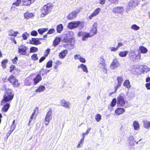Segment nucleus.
Returning <instances> with one entry per match:
<instances>
[{"label":"nucleus","instance_id":"f257e3e1","mask_svg":"<svg viewBox=\"0 0 150 150\" xmlns=\"http://www.w3.org/2000/svg\"><path fill=\"white\" fill-rule=\"evenodd\" d=\"M117 104L120 107L125 108L128 107V102L124 94L121 93L118 95L117 98Z\"/></svg>","mask_w":150,"mask_h":150},{"label":"nucleus","instance_id":"f03ea898","mask_svg":"<svg viewBox=\"0 0 150 150\" xmlns=\"http://www.w3.org/2000/svg\"><path fill=\"white\" fill-rule=\"evenodd\" d=\"M13 96L14 93L12 90L10 89L6 90L3 96V99L1 104L10 101L13 98Z\"/></svg>","mask_w":150,"mask_h":150},{"label":"nucleus","instance_id":"7ed1b4c3","mask_svg":"<svg viewBox=\"0 0 150 150\" xmlns=\"http://www.w3.org/2000/svg\"><path fill=\"white\" fill-rule=\"evenodd\" d=\"M52 7V4L51 3H48L46 5L44 6L41 9L42 17H43L50 12Z\"/></svg>","mask_w":150,"mask_h":150},{"label":"nucleus","instance_id":"20e7f679","mask_svg":"<svg viewBox=\"0 0 150 150\" xmlns=\"http://www.w3.org/2000/svg\"><path fill=\"white\" fill-rule=\"evenodd\" d=\"M98 63L99 67L102 70L104 73H106L107 71L106 66L105 63V60L104 59L103 56H101L98 61Z\"/></svg>","mask_w":150,"mask_h":150},{"label":"nucleus","instance_id":"39448f33","mask_svg":"<svg viewBox=\"0 0 150 150\" xmlns=\"http://www.w3.org/2000/svg\"><path fill=\"white\" fill-rule=\"evenodd\" d=\"M52 110L51 109H50L47 112V113L44 122L45 125H47L49 124L50 120L52 119Z\"/></svg>","mask_w":150,"mask_h":150},{"label":"nucleus","instance_id":"423d86ee","mask_svg":"<svg viewBox=\"0 0 150 150\" xmlns=\"http://www.w3.org/2000/svg\"><path fill=\"white\" fill-rule=\"evenodd\" d=\"M129 58L132 60L134 61L137 59H141V55L140 54H137L134 50H132L129 54Z\"/></svg>","mask_w":150,"mask_h":150},{"label":"nucleus","instance_id":"0eeeda50","mask_svg":"<svg viewBox=\"0 0 150 150\" xmlns=\"http://www.w3.org/2000/svg\"><path fill=\"white\" fill-rule=\"evenodd\" d=\"M81 8L77 9L76 10L70 13L67 16V18L70 20H73L76 18L77 14L80 11Z\"/></svg>","mask_w":150,"mask_h":150},{"label":"nucleus","instance_id":"6e6552de","mask_svg":"<svg viewBox=\"0 0 150 150\" xmlns=\"http://www.w3.org/2000/svg\"><path fill=\"white\" fill-rule=\"evenodd\" d=\"M8 81L11 83L13 84V86L15 87H18L20 83L18 82L16 78L13 75H11L8 79Z\"/></svg>","mask_w":150,"mask_h":150},{"label":"nucleus","instance_id":"1a4fd4ad","mask_svg":"<svg viewBox=\"0 0 150 150\" xmlns=\"http://www.w3.org/2000/svg\"><path fill=\"white\" fill-rule=\"evenodd\" d=\"M78 36H82V40L83 41L86 40L88 38L91 37L89 33L84 32L82 31H80L79 32Z\"/></svg>","mask_w":150,"mask_h":150},{"label":"nucleus","instance_id":"9d476101","mask_svg":"<svg viewBox=\"0 0 150 150\" xmlns=\"http://www.w3.org/2000/svg\"><path fill=\"white\" fill-rule=\"evenodd\" d=\"M26 47L23 45H20L18 47V52L20 53V55H26Z\"/></svg>","mask_w":150,"mask_h":150},{"label":"nucleus","instance_id":"9b49d317","mask_svg":"<svg viewBox=\"0 0 150 150\" xmlns=\"http://www.w3.org/2000/svg\"><path fill=\"white\" fill-rule=\"evenodd\" d=\"M97 24L96 22H95L94 23L93 25V28H92L90 32L89 33L91 37L94 36L97 33Z\"/></svg>","mask_w":150,"mask_h":150},{"label":"nucleus","instance_id":"f8f14e48","mask_svg":"<svg viewBox=\"0 0 150 150\" xmlns=\"http://www.w3.org/2000/svg\"><path fill=\"white\" fill-rule=\"evenodd\" d=\"M124 11V8L122 6H118L114 8L112 12L115 13L122 14Z\"/></svg>","mask_w":150,"mask_h":150},{"label":"nucleus","instance_id":"ddd939ff","mask_svg":"<svg viewBox=\"0 0 150 150\" xmlns=\"http://www.w3.org/2000/svg\"><path fill=\"white\" fill-rule=\"evenodd\" d=\"M101 11V9L99 8H98L95 9L93 12L90 16H88V18L90 20H91L93 18L98 15Z\"/></svg>","mask_w":150,"mask_h":150},{"label":"nucleus","instance_id":"4468645a","mask_svg":"<svg viewBox=\"0 0 150 150\" xmlns=\"http://www.w3.org/2000/svg\"><path fill=\"white\" fill-rule=\"evenodd\" d=\"M78 21H73L69 23L67 25L68 28L72 29L77 28Z\"/></svg>","mask_w":150,"mask_h":150},{"label":"nucleus","instance_id":"2eb2a0df","mask_svg":"<svg viewBox=\"0 0 150 150\" xmlns=\"http://www.w3.org/2000/svg\"><path fill=\"white\" fill-rule=\"evenodd\" d=\"M119 65L118 61L116 59H114L110 65V68L113 69H116Z\"/></svg>","mask_w":150,"mask_h":150},{"label":"nucleus","instance_id":"dca6fc26","mask_svg":"<svg viewBox=\"0 0 150 150\" xmlns=\"http://www.w3.org/2000/svg\"><path fill=\"white\" fill-rule=\"evenodd\" d=\"M60 103L62 106L66 108L70 109V106L71 104L70 102L66 101L64 99H62L60 101Z\"/></svg>","mask_w":150,"mask_h":150},{"label":"nucleus","instance_id":"f3484780","mask_svg":"<svg viewBox=\"0 0 150 150\" xmlns=\"http://www.w3.org/2000/svg\"><path fill=\"white\" fill-rule=\"evenodd\" d=\"M134 138L133 136H130L128 138V141L129 146H132L134 145L135 143L136 142L134 140Z\"/></svg>","mask_w":150,"mask_h":150},{"label":"nucleus","instance_id":"a211bd4d","mask_svg":"<svg viewBox=\"0 0 150 150\" xmlns=\"http://www.w3.org/2000/svg\"><path fill=\"white\" fill-rule=\"evenodd\" d=\"M125 111V110L124 108H119L115 110V113L116 115H119L124 113Z\"/></svg>","mask_w":150,"mask_h":150},{"label":"nucleus","instance_id":"6ab92c4d","mask_svg":"<svg viewBox=\"0 0 150 150\" xmlns=\"http://www.w3.org/2000/svg\"><path fill=\"white\" fill-rule=\"evenodd\" d=\"M42 77L40 75L38 74L36 77L33 79L34 84L36 85L42 80Z\"/></svg>","mask_w":150,"mask_h":150},{"label":"nucleus","instance_id":"aec40b11","mask_svg":"<svg viewBox=\"0 0 150 150\" xmlns=\"http://www.w3.org/2000/svg\"><path fill=\"white\" fill-rule=\"evenodd\" d=\"M68 53L67 50H64L59 53V57L60 59H64Z\"/></svg>","mask_w":150,"mask_h":150},{"label":"nucleus","instance_id":"412c9836","mask_svg":"<svg viewBox=\"0 0 150 150\" xmlns=\"http://www.w3.org/2000/svg\"><path fill=\"white\" fill-rule=\"evenodd\" d=\"M143 126L146 129L150 128V121L144 120L143 121Z\"/></svg>","mask_w":150,"mask_h":150},{"label":"nucleus","instance_id":"4be33fe9","mask_svg":"<svg viewBox=\"0 0 150 150\" xmlns=\"http://www.w3.org/2000/svg\"><path fill=\"white\" fill-rule=\"evenodd\" d=\"M30 42L31 44L36 45L41 44V42L39 41L38 38H32Z\"/></svg>","mask_w":150,"mask_h":150},{"label":"nucleus","instance_id":"5701e85b","mask_svg":"<svg viewBox=\"0 0 150 150\" xmlns=\"http://www.w3.org/2000/svg\"><path fill=\"white\" fill-rule=\"evenodd\" d=\"M79 68H81L83 71L86 73L88 72V70L87 66L83 64H81L78 66Z\"/></svg>","mask_w":150,"mask_h":150},{"label":"nucleus","instance_id":"b1692460","mask_svg":"<svg viewBox=\"0 0 150 150\" xmlns=\"http://www.w3.org/2000/svg\"><path fill=\"white\" fill-rule=\"evenodd\" d=\"M35 0H22V2L23 5L28 6L31 3L34 2Z\"/></svg>","mask_w":150,"mask_h":150},{"label":"nucleus","instance_id":"393cba45","mask_svg":"<svg viewBox=\"0 0 150 150\" xmlns=\"http://www.w3.org/2000/svg\"><path fill=\"white\" fill-rule=\"evenodd\" d=\"M71 38L70 36V34L69 33L65 35L63 41L65 42H69L71 40Z\"/></svg>","mask_w":150,"mask_h":150},{"label":"nucleus","instance_id":"a878e982","mask_svg":"<svg viewBox=\"0 0 150 150\" xmlns=\"http://www.w3.org/2000/svg\"><path fill=\"white\" fill-rule=\"evenodd\" d=\"M139 0H131L129 3L130 6H136L139 3Z\"/></svg>","mask_w":150,"mask_h":150},{"label":"nucleus","instance_id":"bb28decb","mask_svg":"<svg viewBox=\"0 0 150 150\" xmlns=\"http://www.w3.org/2000/svg\"><path fill=\"white\" fill-rule=\"evenodd\" d=\"M34 14L32 13L28 12L25 13L24 14V18L26 19H28L32 18Z\"/></svg>","mask_w":150,"mask_h":150},{"label":"nucleus","instance_id":"cd10ccee","mask_svg":"<svg viewBox=\"0 0 150 150\" xmlns=\"http://www.w3.org/2000/svg\"><path fill=\"white\" fill-rule=\"evenodd\" d=\"M18 33V31H15L12 30H11L8 31V34L10 36L16 37Z\"/></svg>","mask_w":150,"mask_h":150},{"label":"nucleus","instance_id":"c85d7f7f","mask_svg":"<svg viewBox=\"0 0 150 150\" xmlns=\"http://www.w3.org/2000/svg\"><path fill=\"white\" fill-rule=\"evenodd\" d=\"M45 89V86H40L35 90V92L36 93H40L44 91Z\"/></svg>","mask_w":150,"mask_h":150},{"label":"nucleus","instance_id":"c756f323","mask_svg":"<svg viewBox=\"0 0 150 150\" xmlns=\"http://www.w3.org/2000/svg\"><path fill=\"white\" fill-rule=\"evenodd\" d=\"M133 126L134 129L135 130H138L140 129V125L138 122L134 121L133 123Z\"/></svg>","mask_w":150,"mask_h":150},{"label":"nucleus","instance_id":"7c9ffc66","mask_svg":"<svg viewBox=\"0 0 150 150\" xmlns=\"http://www.w3.org/2000/svg\"><path fill=\"white\" fill-rule=\"evenodd\" d=\"M61 40V38L56 37L53 41V45L54 47L56 46L60 42Z\"/></svg>","mask_w":150,"mask_h":150},{"label":"nucleus","instance_id":"2f4dec72","mask_svg":"<svg viewBox=\"0 0 150 150\" xmlns=\"http://www.w3.org/2000/svg\"><path fill=\"white\" fill-rule=\"evenodd\" d=\"M10 105L9 103H7L4 105L2 109V111L4 112H7L8 109Z\"/></svg>","mask_w":150,"mask_h":150},{"label":"nucleus","instance_id":"473e14b6","mask_svg":"<svg viewBox=\"0 0 150 150\" xmlns=\"http://www.w3.org/2000/svg\"><path fill=\"white\" fill-rule=\"evenodd\" d=\"M128 53V52L127 51H123L122 52H120L119 53V56L122 57H125Z\"/></svg>","mask_w":150,"mask_h":150},{"label":"nucleus","instance_id":"72a5a7b5","mask_svg":"<svg viewBox=\"0 0 150 150\" xmlns=\"http://www.w3.org/2000/svg\"><path fill=\"white\" fill-rule=\"evenodd\" d=\"M63 26L62 24H60L58 25L57 27V31L58 33H60L63 30Z\"/></svg>","mask_w":150,"mask_h":150},{"label":"nucleus","instance_id":"f704fd0d","mask_svg":"<svg viewBox=\"0 0 150 150\" xmlns=\"http://www.w3.org/2000/svg\"><path fill=\"white\" fill-rule=\"evenodd\" d=\"M78 23L77 27L79 30H81L84 26V23L83 22L80 21H78Z\"/></svg>","mask_w":150,"mask_h":150},{"label":"nucleus","instance_id":"c9c22d12","mask_svg":"<svg viewBox=\"0 0 150 150\" xmlns=\"http://www.w3.org/2000/svg\"><path fill=\"white\" fill-rule=\"evenodd\" d=\"M142 69V72L143 73H146L150 70V68L145 65L143 67Z\"/></svg>","mask_w":150,"mask_h":150},{"label":"nucleus","instance_id":"e433bc0d","mask_svg":"<svg viewBox=\"0 0 150 150\" xmlns=\"http://www.w3.org/2000/svg\"><path fill=\"white\" fill-rule=\"evenodd\" d=\"M139 49L142 53H146L148 51L147 48L144 46H142L140 47Z\"/></svg>","mask_w":150,"mask_h":150},{"label":"nucleus","instance_id":"4c0bfd02","mask_svg":"<svg viewBox=\"0 0 150 150\" xmlns=\"http://www.w3.org/2000/svg\"><path fill=\"white\" fill-rule=\"evenodd\" d=\"M123 86L128 88H129L130 85L129 81L128 80H126L123 83Z\"/></svg>","mask_w":150,"mask_h":150},{"label":"nucleus","instance_id":"58836bf2","mask_svg":"<svg viewBox=\"0 0 150 150\" xmlns=\"http://www.w3.org/2000/svg\"><path fill=\"white\" fill-rule=\"evenodd\" d=\"M38 48L35 47H32L30 48V53H33L36 52L38 51Z\"/></svg>","mask_w":150,"mask_h":150},{"label":"nucleus","instance_id":"ea45409f","mask_svg":"<svg viewBox=\"0 0 150 150\" xmlns=\"http://www.w3.org/2000/svg\"><path fill=\"white\" fill-rule=\"evenodd\" d=\"M47 30L48 29L47 28H40L38 30V32L39 34H42L47 31Z\"/></svg>","mask_w":150,"mask_h":150},{"label":"nucleus","instance_id":"a19ab883","mask_svg":"<svg viewBox=\"0 0 150 150\" xmlns=\"http://www.w3.org/2000/svg\"><path fill=\"white\" fill-rule=\"evenodd\" d=\"M8 60L7 59H5L1 62V65L4 69L6 67V64L7 63Z\"/></svg>","mask_w":150,"mask_h":150},{"label":"nucleus","instance_id":"79ce46f5","mask_svg":"<svg viewBox=\"0 0 150 150\" xmlns=\"http://www.w3.org/2000/svg\"><path fill=\"white\" fill-rule=\"evenodd\" d=\"M131 28L134 30H137L139 29L140 27L136 24H133L131 25Z\"/></svg>","mask_w":150,"mask_h":150},{"label":"nucleus","instance_id":"37998d69","mask_svg":"<svg viewBox=\"0 0 150 150\" xmlns=\"http://www.w3.org/2000/svg\"><path fill=\"white\" fill-rule=\"evenodd\" d=\"M21 2V0H17L16 1L13 3L12 4V6L11 7V9H12L13 7V5L16 6H18Z\"/></svg>","mask_w":150,"mask_h":150},{"label":"nucleus","instance_id":"c03bdc74","mask_svg":"<svg viewBox=\"0 0 150 150\" xmlns=\"http://www.w3.org/2000/svg\"><path fill=\"white\" fill-rule=\"evenodd\" d=\"M84 140L83 139H81L77 146V148H81L82 146Z\"/></svg>","mask_w":150,"mask_h":150},{"label":"nucleus","instance_id":"a18cd8bd","mask_svg":"<svg viewBox=\"0 0 150 150\" xmlns=\"http://www.w3.org/2000/svg\"><path fill=\"white\" fill-rule=\"evenodd\" d=\"M101 115L100 114H97L95 116V119L98 122H99L101 120Z\"/></svg>","mask_w":150,"mask_h":150},{"label":"nucleus","instance_id":"49530a36","mask_svg":"<svg viewBox=\"0 0 150 150\" xmlns=\"http://www.w3.org/2000/svg\"><path fill=\"white\" fill-rule=\"evenodd\" d=\"M29 36V34L26 32H25L22 34V37L24 40H26Z\"/></svg>","mask_w":150,"mask_h":150},{"label":"nucleus","instance_id":"de8ad7c7","mask_svg":"<svg viewBox=\"0 0 150 150\" xmlns=\"http://www.w3.org/2000/svg\"><path fill=\"white\" fill-rule=\"evenodd\" d=\"M117 80L118 81V83L121 85L123 81V78L122 77H118L117 78Z\"/></svg>","mask_w":150,"mask_h":150},{"label":"nucleus","instance_id":"09e8293b","mask_svg":"<svg viewBox=\"0 0 150 150\" xmlns=\"http://www.w3.org/2000/svg\"><path fill=\"white\" fill-rule=\"evenodd\" d=\"M30 78L29 77L26 78L25 80V83L27 85H30L31 84V82L30 81Z\"/></svg>","mask_w":150,"mask_h":150},{"label":"nucleus","instance_id":"8fccbe9b","mask_svg":"<svg viewBox=\"0 0 150 150\" xmlns=\"http://www.w3.org/2000/svg\"><path fill=\"white\" fill-rule=\"evenodd\" d=\"M31 58L33 60H36L38 59L37 54H33Z\"/></svg>","mask_w":150,"mask_h":150},{"label":"nucleus","instance_id":"3c124183","mask_svg":"<svg viewBox=\"0 0 150 150\" xmlns=\"http://www.w3.org/2000/svg\"><path fill=\"white\" fill-rule=\"evenodd\" d=\"M52 60L49 61L47 63L46 67L47 68H50L52 66Z\"/></svg>","mask_w":150,"mask_h":150},{"label":"nucleus","instance_id":"603ef678","mask_svg":"<svg viewBox=\"0 0 150 150\" xmlns=\"http://www.w3.org/2000/svg\"><path fill=\"white\" fill-rule=\"evenodd\" d=\"M117 102L116 98H114L112 99L111 104V106L112 107L115 106L116 105Z\"/></svg>","mask_w":150,"mask_h":150},{"label":"nucleus","instance_id":"864d4df0","mask_svg":"<svg viewBox=\"0 0 150 150\" xmlns=\"http://www.w3.org/2000/svg\"><path fill=\"white\" fill-rule=\"evenodd\" d=\"M109 49L110 50L111 52H115L117 51L118 49L117 47H110Z\"/></svg>","mask_w":150,"mask_h":150},{"label":"nucleus","instance_id":"5fc2aeb1","mask_svg":"<svg viewBox=\"0 0 150 150\" xmlns=\"http://www.w3.org/2000/svg\"><path fill=\"white\" fill-rule=\"evenodd\" d=\"M35 115L34 114H33V113H32V114L30 116V119L29 120V123H28V125H29L30 124V123H31V122L32 121V120L34 118Z\"/></svg>","mask_w":150,"mask_h":150},{"label":"nucleus","instance_id":"6e6d98bb","mask_svg":"<svg viewBox=\"0 0 150 150\" xmlns=\"http://www.w3.org/2000/svg\"><path fill=\"white\" fill-rule=\"evenodd\" d=\"M55 32V30L53 28H51L47 32V34H51Z\"/></svg>","mask_w":150,"mask_h":150},{"label":"nucleus","instance_id":"4d7b16f0","mask_svg":"<svg viewBox=\"0 0 150 150\" xmlns=\"http://www.w3.org/2000/svg\"><path fill=\"white\" fill-rule=\"evenodd\" d=\"M38 34L37 32L35 30L32 31L31 33V35L32 36H36Z\"/></svg>","mask_w":150,"mask_h":150},{"label":"nucleus","instance_id":"13d9d810","mask_svg":"<svg viewBox=\"0 0 150 150\" xmlns=\"http://www.w3.org/2000/svg\"><path fill=\"white\" fill-rule=\"evenodd\" d=\"M142 140V139H141L140 140H139L138 141L136 142V144H137L141 145V146L143 145L144 144V142H141Z\"/></svg>","mask_w":150,"mask_h":150},{"label":"nucleus","instance_id":"bf43d9fd","mask_svg":"<svg viewBox=\"0 0 150 150\" xmlns=\"http://www.w3.org/2000/svg\"><path fill=\"white\" fill-rule=\"evenodd\" d=\"M81 56L79 55V54H76L74 56V58L75 59L77 60V59H79V60L80 59V58L81 57Z\"/></svg>","mask_w":150,"mask_h":150},{"label":"nucleus","instance_id":"052dcab7","mask_svg":"<svg viewBox=\"0 0 150 150\" xmlns=\"http://www.w3.org/2000/svg\"><path fill=\"white\" fill-rule=\"evenodd\" d=\"M57 65H59L61 64H62V62L59 60H56L54 62Z\"/></svg>","mask_w":150,"mask_h":150},{"label":"nucleus","instance_id":"680f3d73","mask_svg":"<svg viewBox=\"0 0 150 150\" xmlns=\"http://www.w3.org/2000/svg\"><path fill=\"white\" fill-rule=\"evenodd\" d=\"M16 68V66L14 65H12L10 67V71L11 72Z\"/></svg>","mask_w":150,"mask_h":150},{"label":"nucleus","instance_id":"e2e57ef3","mask_svg":"<svg viewBox=\"0 0 150 150\" xmlns=\"http://www.w3.org/2000/svg\"><path fill=\"white\" fill-rule=\"evenodd\" d=\"M79 60L82 63H85L86 62L85 59L81 57Z\"/></svg>","mask_w":150,"mask_h":150},{"label":"nucleus","instance_id":"0e129e2a","mask_svg":"<svg viewBox=\"0 0 150 150\" xmlns=\"http://www.w3.org/2000/svg\"><path fill=\"white\" fill-rule=\"evenodd\" d=\"M12 61L14 64H16L18 61V58L17 57H16L14 59H12Z\"/></svg>","mask_w":150,"mask_h":150},{"label":"nucleus","instance_id":"69168bd1","mask_svg":"<svg viewBox=\"0 0 150 150\" xmlns=\"http://www.w3.org/2000/svg\"><path fill=\"white\" fill-rule=\"evenodd\" d=\"M121 86V85L118 84L116 86L115 88V91L116 92L117 89L119 88Z\"/></svg>","mask_w":150,"mask_h":150},{"label":"nucleus","instance_id":"338daca9","mask_svg":"<svg viewBox=\"0 0 150 150\" xmlns=\"http://www.w3.org/2000/svg\"><path fill=\"white\" fill-rule=\"evenodd\" d=\"M106 0H100L99 3L101 4H104L105 3Z\"/></svg>","mask_w":150,"mask_h":150},{"label":"nucleus","instance_id":"774afa93","mask_svg":"<svg viewBox=\"0 0 150 150\" xmlns=\"http://www.w3.org/2000/svg\"><path fill=\"white\" fill-rule=\"evenodd\" d=\"M146 87L147 89H150V83H148L146 84Z\"/></svg>","mask_w":150,"mask_h":150}]
</instances>
